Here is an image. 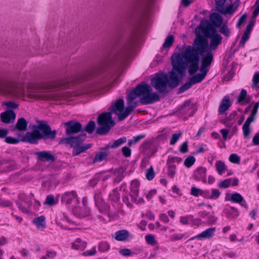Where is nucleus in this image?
<instances>
[{
  "mask_svg": "<svg viewBox=\"0 0 259 259\" xmlns=\"http://www.w3.org/2000/svg\"><path fill=\"white\" fill-rule=\"evenodd\" d=\"M206 43L203 37H199L193 46H187L180 53L174 54L171 57L172 69L169 78L166 74H158L151 79L152 85L160 93L166 91L168 84L170 87H177L187 66L189 73L194 75L199 69V56L204 52Z\"/></svg>",
  "mask_w": 259,
  "mask_h": 259,
  "instance_id": "obj_1",
  "label": "nucleus"
},
{
  "mask_svg": "<svg viewBox=\"0 0 259 259\" xmlns=\"http://www.w3.org/2000/svg\"><path fill=\"white\" fill-rule=\"evenodd\" d=\"M0 91L24 100L39 99V89L31 86L24 88L16 81L0 79Z\"/></svg>",
  "mask_w": 259,
  "mask_h": 259,
  "instance_id": "obj_2",
  "label": "nucleus"
},
{
  "mask_svg": "<svg viewBox=\"0 0 259 259\" xmlns=\"http://www.w3.org/2000/svg\"><path fill=\"white\" fill-rule=\"evenodd\" d=\"M204 32L206 36L200 34L197 35L192 45L191 46H193L195 40L199 37H202L206 40L207 42L206 46L205 48L204 52L202 54L200 55L199 59H200V57L202 56L205 52H206L208 49V42L207 38H209L210 39L209 49L210 50H216L218 48L219 45L221 44L223 39L222 36L218 33L216 28L212 26H208L204 28Z\"/></svg>",
  "mask_w": 259,
  "mask_h": 259,
  "instance_id": "obj_3",
  "label": "nucleus"
},
{
  "mask_svg": "<svg viewBox=\"0 0 259 259\" xmlns=\"http://www.w3.org/2000/svg\"><path fill=\"white\" fill-rule=\"evenodd\" d=\"M136 42V39L132 38L120 48L114 59V61L117 65L123 67L126 64L132 54Z\"/></svg>",
  "mask_w": 259,
  "mask_h": 259,
  "instance_id": "obj_4",
  "label": "nucleus"
},
{
  "mask_svg": "<svg viewBox=\"0 0 259 259\" xmlns=\"http://www.w3.org/2000/svg\"><path fill=\"white\" fill-rule=\"evenodd\" d=\"M124 100L121 98L117 100L114 104H113L109 108V112L115 113L118 116L119 120H123L133 111L136 106V104H128V106L124 110Z\"/></svg>",
  "mask_w": 259,
  "mask_h": 259,
  "instance_id": "obj_5",
  "label": "nucleus"
},
{
  "mask_svg": "<svg viewBox=\"0 0 259 259\" xmlns=\"http://www.w3.org/2000/svg\"><path fill=\"white\" fill-rule=\"evenodd\" d=\"M111 112H104L100 114L97 118V122L100 127L97 129V133L99 135H105L114 125Z\"/></svg>",
  "mask_w": 259,
  "mask_h": 259,
  "instance_id": "obj_6",
  "label": "nucleus"
},
{
  "mask_svg": "<svg viewBox=\"0 0 259 259\" xmlns=\"http://www.w3.org/2000/svg\"><path fill=\"white\" fill-rule=\"evenodd\" d=\"M152 89L147 83H143L138 84L136 88L128 93L127 97V104H134V101L138 97H144L147 93L151 92Z\"/></svg>",
  "mask_w": 259,
  "mask_h": 259,
  "instance_id": "obj_7",
  "label": "nucleus"
},
{
  "mask_svg": "<svg viewBox=\"0 0 259 259\" xmlns=\"http://www.w3.org/2000/svg\"><path fill=\"white\" fill-rule=\"evenodd\" d=\"M33 128L37 132L41 139H54L55 138L56 131H52L50 126L48 124L39 122L37 125H33Z\"/></svg>",
  "mask_w": 259,
  "mask_h": 259,
  "instance_id": "obj_8",
  "label": "nucleus"
},
{
  "mask_svg": "<svg viewBox=\"0 0 259 259\" xmlns=\"http://www.w3.org/2000/svg\"><path fill=\"white\" fill-rule=\"evenodd\" d=\"M64 124L67 126L66 129V133L68 136H71L81 131L82 125L79 122L71 120L64 123Z\"/></svg>",
  "mask_w": 259,
  "mask_h": 259,
  "instance_id": "obj_9",
  "label": "nucleus"
},
{
  "mask_svg": "<svg viewBox=\"0 0 259 259\" xmlns=\"http://www.w3.org/2000/svg\"><path fill=\"white\" fill-rule=\"evenodd\" d=\"M180 222L183 225H191L199 226L202 224V221L199 218H195L191 214L181 216Z\"/></svg>",
  "mask_w": 259,
  "mask_h": 259,
  "instance_id": "obj_10",
  "label": "nucleus"
},
{
  "mask_svg": "<svg viewBox=\"0 0 259 259\" xmlns=\"http://www.w3.org/2000/svg\"><path fill=\"white\" fill-rule=\"evenodd\" d=\"M139 186L140 183L138 180H134L131 182L130 193L131 201L135 202L137 204L143 201L142 198H140L139 200L137 199L139 194Z\"/></svg>",
  "mask_w": 259,
  "mask_h": 259,
  "instance_id": "obj_11",
  "label": "nucleus"
},
{
  "mask_svg": "<svg viewBox=\"0 0 259 259\" xmlns=\"http://www.w3.org/2000/svg\"><path fill=\"white\" fill-rule=\"evenodd\" d=\"M85 139V135L81 136L70 137L68 138L63 139L61 141V143L69 145L71 147H74L78 145H80L84 141Z\"/></svg>",
  "mask_w": 259,
  "mask_h": 259,
  "instance_id": "obj_12",
  "label": "nucleus"
},
{
  "mask_svg": "<svg viewBox=\"0 0 259 259\" xmlns=\"http://www.w3.org/2000/svg\"><path fill=\"white\" fill-rule=\"evenodd\" d=\"M34 154L37 156V159L44 162H53L55 160V155L50 151L34 152Z\"/></svg>",
  "mask_w": 259,
  "mask_h": 259,
  "instance_id": "obj_13",
  "label": "nucleus"
},
{
  "mask_svg": "<svg viewBox=\"0 0 259 259\" xmlns=\"http://www.w3.org/2000/svg\"><path fill=\"white\" fill-rule=\"evenodd\" d=\"M61 201L66 204H69L71 203H77L78 200L76 192L72 191L65 192L62 195Z\"/></svg>",
  "mask_w": 259,
  "mask_h": 259,
  "instance_id": "obj_14",
  "label": "nucleus"
},
{
  "mask_svg": "<svg viewBox=\"0 0 259 259\" xmlns=\"http://www.w3.org/2000/svg\"><path fill=\"white\" fill-rule=\"evenodd\" d=\"M215 231V228L211 227L207 228V229L202 232L201 233L192 237L190 239V240H192L195 239L200 240L209 239L214 236Z\"/></svg>",
  "mask_w": 259,
  "mask_h": 259,
  "instance_id": "obj_15",
  "label": "nucleus"
},
{
  "mask_svg": "<svg viewBox=\"0 0 259 259\" xmlns=\"http://www.w3.org/2000/svg\"><path fill=\"white\" fill-rule=\"evenodd\" d=\"M206 176L207 169L204 167H199L194 171L193 178L196 181L205 183L206 182Z\"/></svg>",
  "mask_w": 259,
  "mask_h": 259,
  "instance_id": "obj_16",
  "label": "nucleus"
},
{
  "mask_svg": "<svg viewBox=\"0 0 259 259\" xmlns=\"http://www.w3.org/2000/svg\"><path fill=\"white\" fill-rule=\"evenodd\" d=\"M31 132H27L26 135L22 138V141L28 142L31 144H36L38 140L41 139L39 135L34 128H33Z\"/></svg>",
  "mask_w": 259,
  "mask_h": 259,
  "instance_id": "obj_17",
  "label": "nucleus"
},
{
  "mask_svg": "<svg viewBox=\"0 0 259 259\" xmlns=\"http://www.w3.org/2000/svg\"><path fill=\"white\" fill-rule=\"evenodd\" d=\"M226 199L234 203H239L241 206L244 207L245 208H248V205L246 201L242 195L238 193H233L230 195L229 197L226 196Z\"/></svg>",
  "mask_w": 259,
  "mask_h": 259,
  "instance_id": "obj_18",
  "label": "nucleus"
},
{
  "mask_svg": "<svg viewBox=\"0 0 259 259\" xmlns=\"http://www.w3.org/2000/svg\"><path fill=\"white\" fill-rule=\"evenodd\" d=\"M159 97L156 93L149 92L140 98V102L143 105H146L151 104L159 101Z\"/></svg>",
  "mask_w": 259,
  "mask_h": 259,
  "instance_id": "obj_19",
  "label": "nucleus"
},
{
  "mask_svg": "<svg viewBox=\"0 0 259 259\" xmlns=\"http://www.w3.org/2000/svg\"><path fill=\"white\" fill-rule=\"evenodd\" d=\"M213 61L212 54L208 52L202 58L200 69L202 71L208 72L207 67L209 66Z\"/></svg>",
  "mask_w": 259,
  "mask_h": 259,
  "instance_id": "obj_20",
  "label": "nucleus"
},
{
  "mask_svg": "<svg viewBox=\"0 0 259 259\" xmlns=\"http://www.w3.org/2000/svg\"><path fill=\"white\" fill-rule=\"evenodd\" d=\"M15 113L12 110H8L1 113V118L3 122L5 123H11L14 121L16 118Z\"/></svg>",
  "mask_w": 259,
  "mask_h": 259,
  "instance_id": "obj_21",
  "label": "nucleus"
},
{
  "mask_svg": "<svg viewBox=\"0 0 259 259\" xmlns=\"http://www.w3.org/2000/svg\"><path fill=\"white\" fill-rule=\"evenodd\" d=\"M195 111V107L191 102L186 101L182 106L181 112L182 113L188 114L190 116H192Z\"/></svg>",
  "mask_w": 259,
  "mask_h": 259,
  "instance_id": "obj_22",
  "label": "nucleus"
},
{
  "mask_svg": "<svg viewBox=\"0 0 259 259\" xmlns=\"http://www.w3.org/2000/svg\"><path fill=\"white\" fill-rule=\"evenodd\" d=\"M231 106V102L228 96H225L223 99L219 108V114H224Z\"/></svg>",
  "mask_w": 259,
  "mask_h": 259,
  "instance_id": "obj_23",
  "label": "nucleus"
},
{
  "mask_svg": "<svg viewBox=\"0 0 259 259\" xmlns=\"http://www.w3.org/2000/svg\"><path fill=\"white\" fill-rule=\"evenodd\" d=\"M87 246V242L80 238L76 239L71 243V248L75 250H84Z\"/></svg>",
  "mask_w": 259,
  "mask_h": 259,
  "instance_id": "obj_24",
  "label": "nucleus"
},
{
  "mask_svg": "<svg viewBox=\"0 0 259 259\" xmlns=\"http://www.w3.org/2000/svg\"><path fill=\"white\" fill-rule=\"evenodd\" d=\"M238 184V180L237 179H232V178H229L224 180V181L221 182L219 185L218 186L220 188L223 189H226L230 187V186H237Z\"/></svg>",
  "mask_w": 259,
  "mask_h": 259,
  "instance_id": "obj_25",
  "label": "nucleus"
},
{
  "mask_svg": "<svg viewBox=\"0 0 259 259\" xmlns=\"http://www.w3.org/2000/svg\"><path fill=\"white\" fill-rule=\"evenodd\" d=\"M32 223L38 230H44L46 227V217L44 215L34 218Z\"/></svg>",
  "mask_w": 259,
  "mask_h": 259,
  "instance_id": "obj_26",
  "label": "nucleus"
},
{
  "mask_svg": "<svg viewBox=\"0 0 259 259\" xmlns=\"http://www.w3.org/2000/svg\"><path fill=\"white\" fill-rule=\"evenodd\" d=\"M209 18L211 22L215 27H220L222 26L223 19L219 14L213 13L210 15Z\"/></svg>",
  "mask_w": 259,
  "mask_h": 259,
  "instance_id": "obj_27",
  "label": "nucleus"
},
{
  "mask_svg": "<svg viewBox=\"0 0 259 259\" xmlns=\"http://www.w3.org/2000/svg\"><path fill=\"white\" fill-rule=\"evenodd\" d=\"M226 217L230 219H235L239 215V212L237 208L231 207L229 208H226L224 210Z\"/></svg>",
  "mask_w": 259,
  "mask_h": 259,
  "instance_id": "obj_28",
  "label": "nucleus"
},
{
  "mask_svg": "<svg viewBox=\"0 0 259 259\" xmlns=\"http://www.w3.org/2000/svg\"><path fill=\"white\" fill-rule=\"evenodd\" d=\"M199 70L200 71V73H197L194 75H193L190 79L191 80V82L193 83L194 84L199 83L201 82L205 77L206 76L207 73L204 71H202L201 69L199 68Z\"/></svg>",
  "mask_w": 259,
  "mask_h": 259,
  "instance_id": "obj_29",
  "label": "nucleus"
},
{
  "mask_svg": "<svg viewBox=\"0 0 259 259\" xmlns=\"http://www.w3.org/2000/svg\"><path fill=\"white\" fill-rule=\"evenodd\" d=\"M250 101L249 97L247 96V92L245 89H242L237 98V102L241 104H246Z\"/></svg>",
  "mask_w": 259,
  "mask_h": 259,
  "instance_id": "obj_30",
  "label": "nucleus"
},
{
  "mask_svg": "<svg viewBox=\"0 0 259 259\" xmlns=\"http://www.w3.org/2000/svg\"><path fill=\"white\" fill-rule=\"evenodd\" d=\"M27 121L23 117L19 118L14 126L12 127V130H18L19 131H25L27 126Z\"/></svg>",
  "mask_w": 259,
  "mask_h": 259,
  "instance_id": "obj_31",
  "label": "nucleus"
},
{
  "mask_svg": "<svg viewBox=\"0 0 259 259\" xmlns=\"http://www.w3.org/2000/svg\"><path fill=\"white\" fill-rule=\"evenodd\" d=\"M92 145L91 144H87L84 145H78L74 147L72 151V155L74 156L78 155L81 153L84 152L86 150L91 147Z\"/></svg>",
  "mask_w": 259,
  "mask_h": 259,
  "instance_id": "obj_32",
  "label": "nucleus"
},
{
  "mask_svg": "<svg viewBox=\"0 0 259 259\" xmlns=\"http://www.w3.org/2000/svg\"><path fill=\"white\" fill-rule=\"evenodd\" d=\"M129 237V232L126 230H121L115 233V238L118 241H124Z\"/></svg>",
  "mask_w": 259,
  "mask_h": 259,
  "instance_id": "obj_33",
  "label": "nucleus"
},
{
  "mask_svg": "<svg viewBox=\"0 0 259 259\" xmlns=\"http://www.w3.org/2000/svg\"><path fill=\"white\" fill-rule=\"evenodd\" d=\"M59 219H60V220H65L66 221L67 223H72V222L69 219V218L67 217V215L64 213H63L62 215H60L59 217H58L56 219V224L60 226L61 228L64 229H66V230H70L71 229L70 228H68V227H67L65 225H63L60 221V220Z\"/></svg>",
  "mask_w": 259,
  "mask_h": 259,
  "instance_id": "obj_34",
  "label": "nucleus"
},
{
  "mask_svg": "<svg viewBox=\"0 0 259 259\" xmlns=\"http://www.w3.org/2000/svg\"><path fill=\"white\" fill-rule=\"evenodd\" d=\"M126 141L127 139L125 137H122L119 139L114 141L113 142L110 143L109 147L112 148H116L124 144Z\"/></svg>",
  "mask_w": 259,
  "mask_h": 259,
  "instance_id": "obj_35",
  "label": "nucleus"
},
{
  "mask_svg": "<svg viewBox=\"0 0 259 259\" xmlns=\"http://www.w3.org/2000/svg\"><path fill=\"white\" fill-rule=\"evenodd\" d=\"M145 135L144 134L139 135L134 137L132 139L128 140L127 145L129 147H131L138 143L142 139H144Z\"/></svg>",
  "mask_w": 259,
  "mask_h": 259,
  "instance_id": "obj_36",
  "label": "nucleus"
},
{
  "mask_svg": "<svg viewBox=\"0 0 259 259\" xmlns=\"http://www.w3.org/2000/svg\"><path fill=\"white\" fill-rule=\"evenodd\" d=\"M99 211L101 212L107 213L110 209V206L104 201L101 203L96 204Z\"/></svg>",
  "mask_w": 259,
  "mask_h": 259,
  "instance_id": "obj_37",
  "label": "nucleus"
},
{
  "mask_svg": "<svg viewBox=\"0 0 259 259\" xmlns=\"http://www.w3.org/2000/svg\"><path fill=\"white\" fill-rule=\"evenodd\" d=\"M215 168L219 175H223L227 168L225 163L220 160L217 161Z\"/></svg>",
  "mask_w": 259,
  "mask_h": 259,
  "instance_id": "obj_38",
  "label": "nucleus"
},
{
  "mask_svg": "<svg viewBox=\"0 0 259 259\" xmlns=\"http://www.w3.org/2000/svg\"><path fill=\"white\" fill-rule=\"evenodd\" d=\"M19 198L21 201L25 202L26 205H28V207L31 206L32 201L29 195H27L25 193H21L19 194Z\"/></svg>",
  "mask_w": 259,
  "mask_h": 259,
  "instance_id": "obj_39",
  "label": "nucleus"
},
{
  "mask_svg": "<svg viewBox=\"0 0 259 259\" xmlns=\"http://www.w3.org/2000/svg\"><path fill=\"white\" fill-rule=\"evenodd\" d=\"M114 182H120L124 177V170L122 169L116 170L114 173Z\"/></svg>",
  "mask_w": 259,
  "mask_h": 259,
  "instance_id": "obj_40",
  "label": "nucleus"
},
{
  "mask_svg": "<svg viewBox=\"0 0 259 259\" xmlns=\"http://www.w3.org/2000/svg\"><path fill=\"white\" fill-rule=\"evenodd\" d=\"M155 176V174L154 170L153 167L152 165H151L149 168L146 170L145 177L148 180L151 181L154 178Z\"/></svg>",
  "mask_w": 259,
  "mask_h": 259,
  "instance_id": "obj_41",
  "label": "nucleus"
},
{
  "mask_svg": "<svg viewBox=\"0 0 259 259\" xmlns=\"http://www.w3.org/2000/svg\"><path fill=\"white\" fill-rule=\"evenodd\" d=\"M174 41V37L172 35H168L164 42L163 43L162 47L164 49H168L172 45Z\"/></svg>",
  "mask_w": 259,
  "mask_h": 259,
  "instance_id": "obj_42",
  "label": "nucleus"
},
{
  "mask_svg": "<svg viewBox=\"0 0 259 259\" xmlns=\"http://www.w3.org/2000/svg\"><path fill=\"white\" fill-rule=\"evenodd\" d=\"M110 245L105 241H102L98 244V250L100 252H106L110 249Z\"/></svg>",
  "mask_w": 259,
  "mask_h": 259,
  "instance_id": "obj_43",
  "label": "nucleus"
},
{
  "mask_svg": "<svg viewBox=\"0 0 259 259\" xmlns=\"http://www.w3.org/2000/svg\"><path fill=\"white\" fill-rule=\"evenodd\" d=\"M109 197L110 200L115 202H117L120 198V195L118 193L117 190H113L109 194Z\"/></svg>",
  "mask_w": 259,
  "mask_h": 259,
  "instance_id": "obj_44",
  "label": "nucleus"
},
{
  "mask_svg": "<svg viewBox=\"0 0 259 259\" xmlns=\"http://www.w3.org/2000/svg\"><path fill=\"white\" fill-rule=\"evenodd\" d=\"M220 32L224 36L228 37L231 35V32L229 29L227 24H224L221 26Z\"/></svg>",
  "mask_w": 259,
  "mask_h": 259,
  "instance_id": "obj_45",
  "label": "nucleus"
},
{
  "mask_svg": "<svg viewBox=\"0 0 259 259\" xmlns=\"http://www.w3.org/2000/svg\"><path fill=\"white\" fill-rule=\"evenodd\" d=\"M250 124L244 122L242 126L243 135L244 138H247L251 133Z\"/></svg>",
  "mask_w": 259,
  "mask_h": 259,
  "instance_id": "obj_46",
  "label": "nucleus"
},
{
  "mask_svg": "<svg viewBox=\"0 0 259 259\" xmlns=\"http://www.w3.org/2000/svg\"><path fill=\"white\" fill-rule=\"evenodd\" d=\"M195 160L194 156H190L185 160L184 164L186 167L190 168L194 164Z\"/></svg>",
  "mask_w": 259,
  "mask_h": 259,
  "instance_id": "obj_47",
  "label": "nucleus"
},
{
  "mask_svg": "<svg viewBox=\"0 0 259 259\" xmlns=\"http://www.w3.org/2000/svg\"><path fill=\"white\" fill-rule=\"evenodd\" d=\"M236 10V8H234L233 5H230L225 8H223L221 12L224 14H232Z\"/></svg>",
  "mask_w": 259,
  "mask_h": 259,
  "instance_id": "obj_48",
  "label": "nucleus"
},
{
  "mask_svg": "<svg viewBox=\"0 0 259 259\" xmlns=\"http://www.w3.org/2000/svg\"><path fill=\"white\" fill-rule=\"evenodd\" d=\"M145 240L146 242L151 245L154 246L157 244V241L155 240L154 236L152 234L146 235Z\"/></svg>",
  "mask_w": 259,
  "mask_h": 259,
  "instance_id": "obj_49",
  "label": "nucleus"
},
{
  "mask_svg": "<svg viewBox=\"0 0 259 259\" xmlns=\"http://www.w3.org/2000/svg\"><path fill=\"white\" fill-rule=\"evenodd\" d=\"M95 128V122L94 121H90L87 124L84 131L89 134H92L94 132Z\"/></svg>",
  "mask_w": 259,
  "mask_h": 259,
  "instance_id": "obj_50",
  "label": "nucleus"
},
{
  "mask_svg": "<svg viewBox=\"0 0 259 259\" xmlns=\"http://www.w3.org/2000/svg\"><path fill=\"white\" fill-rule=\"evenodd\" d=\"M107 156V154L106 152H101L100 153L97 154L94 159V162L102 161L106 158Z\"/></svg>",
  "mask_w": 259,
  "mask_h": 259,
  "instance_id": "obj_51",
  "label": "nucleus"
},
{
  "mask_svg": "<svg viewBox=\"0 0 259 259\" xmlns=\"http://www.w3.org/2000/svg\"><path fill=\"white\" fill-rule=\"evenodd\" d=\"M252 87L259 89V72H256L252 78Z\"/></svg>",
  "mask_w": 259,
  "mask_h": 259,
  "instance_id": "obj_52",
  "label": "nucleus"
},
{
  "mask_svg": "<svg viewBox=\"0 0 259 259\" xmlns=\"http://www.w3.org/2000/svg\"><path fill=\"white\" fill-rule=\"evenodd\" d=\"M176 172V165L174 164H169L168 167V175L171 178H173Z\"/></svg>",
  "mask_w": 259,
  "mask_h": 259,
  "instance_id": "obj_53",
  "label": "nucleus"
},
{
  "mask_svg": "<svg viewBox=\"0 0 259 259\" xmlns=\"http://www.w3.org/2000/svg\"><path fill=\"white\" fill-rule=\"evenodd\" d=\"M183 238H186L185 234L182 233H178L172 235L170 239L172 241H176L178 240H180L183 239Z\"/></svg>",
  "mask_w": 259,
  "mask_h": 259,
  "instance_id": "obj_54",
  "label": "nucleus"
},
{
  "mask_svg": "<svg viewBox=\"0 0 259 259\" xmlns=\"http://www.w3.org/2000/svg\"><path fill=\"white\" fill-rule=\"evenodd\" d=\"M57 201L55 200L54 196L52 195H49L47 197L45 204L52 206L57 203Z\"/></svg>",
  "mask_w": 259,
  "mask_h": 259,
  "instance_id": "obj_55",
  "label": "nucleus"
},
{
  "mask_svg": "<svg viewBox=\"0 0 259 259\" xmlns=\"http://www.w3.org/2000/svg\"><path fill=\"white\" fill-rule=\"evenodd\" d=\"M230 162L235 164H238L240 161V157L236 154H232L229 156Z\"/></svg>",
  "mask_w": 259,
  "mask_h": 259,
  "instance_id": "obj_56",
  "label": "nucleus"
},
{
  "mask_svg": "<svg viewBox=\"0 0 259 259\" xmlns=\"http://www.w3.org/2000/svg\"><path fill=\"white\" fill-rule=\"evenodd\" d=\"M94 199L95 201V204H97L99 203H101L103 201L101 193L100 191L97 190L96 191L94 195Z\"/></svg>",
  "mask_w": 259,
  "mask_h": 259,
  "instance_id": "obj_57",
  "label": "nucleus"
},
{
  "mask_svg": "<svg viewBox=\"0 0 259 259\" xmlns=\"http://www.w3.org/2000/svg\"><path fill=\"white\" fill-rule=\"evenodd\" d=\"M16 204L19 210H21L23 213H28L30 212L29 209L30 207H28V205L25 207L24 206V205L18 202H17Z\"/></svg>",
  "mask_w": 259,
  "mask_h": 259,
  "instance_id": "obj_58",
  "label": "nucleus"
},
{
  "mask_svg": "<svg viewBox=\"0 0 259 259\" xmlns=\"http://www.w3.org/2000/svg\"><path fill=\"white\" fill-rule=\"evenodd\" d=\"M130 147L124 146L121 149L123 155L125 157H129L131 156L132 151Z\"/></svg>",
  "mask_w": 259,
  "mask_h": 259,
  "instance_id": "obj_59",
  "label": "nucleus"
},
{
  "mask_svg": "<svg viewBox=\"0 0 259 259\" xmlns=\"http://www.w3.org/2000/svg\"><path fill=\"white\" fill-rule=\"evenodd\" d=\"M250 33L244 31L241 39L240 41L239 44L240 46H244L246 41L249 38Z\"/></svg>",
  "mask_w": 259,
  "mask_h": 259,
  "instance_id": "obj_60",
  "label": "nucleus"
},
{
  "mask_svg": "<svg viewBox=\"0 0 259 259\" xmlns=\"http://www.w3.org/2000/svg\"><path fill=\"white\" fill-rule=\"evenodd\" d=\"M56 252L53 250H48L45 256L42 257L41 259H53L56 256Z\"/></svg>",
  "mask_w": 259,
  "mask_h": 259,
  "instance_id": "obj_61",
  "label": "nucleus"
},
{
  "mask_svg": "<svg viewBox=\"0 0 259 259\" xmlns=\"http://www.w3.org/2000/svg\"><path fill=\"white\" fill-rule=\"evenodd\" d=\"M229 240L231 242H244V238L242 236L240 238H238L237 235L235 234H232L229 236Z\"/></svg>",
  "mask_w": 259,
  "mask_h": 259,
  "instance_id": "obj_62",
  "label": "nucleus"
},
{
  "mask_svg": "<svg viewBox=\"0 0 259 259\" xmlns=\"http://www.w3.org/2000/svg\"><path fill=\"white\" fill-rule=\"evenodd\" d=\"M202 190L200 189L197 188L195 187H193L191 188V194L193 196L198 197L199 195L201 196Z\"/></svg>",
  "mask_w": 259,
  "mask_h": 259,
  "instance_id": "obj_63",
  "label": "nucleus"
},
{
  "mask_svg": "<svg viewBox=\"0 0 259 259\" xmlns=\"http://www.w3.org/2000/svg\"><path fill=\"white\" fill-rule=\"evenodd\" d=\"M97 252L96 247H93L91 250H88L82 253L83 256H93Z\"/></svg>",
  "mask_w": 259,
  "mask_h": 259,
  "instance_id": "obj_64",
  "label": "nucleus"
}]
</instances>
